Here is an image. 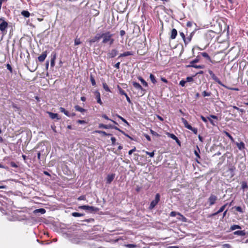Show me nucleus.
<instances>
[{
  "label": "nucleus",
  "mask_w": 248,
  "mask_h": 248,
  "mask_svg": "<svg viewBox=\"0 0 248 248\" xmlns=\"http://www.w3.org/2000/svg\"><path fill=\"white\" fill-rule=\"evenodd\" d=\"M202 55L205 58L207 59L208 60L210 61H211V59L210 57V56H209V55L206 53V52H202Z\"/></svg>",
  "instance_id": "5701e85b"
},
{
  "label": "nucleus",
  "mask_w": 248,
  "mask_h": 248,
  "mask_svg": "<svg viewBox=\"0 0 248 248\" xmlns=\"http://www.w3.org/2000/svg\"><path fill=\"white\" fill-rule=\"evenodd\" d=\"M186 83V80H182L180 81L179 85H180L182 87H184Z\"/></svg>",
  "instance_id": "a18cd8bd"
},
{
  "label": "nucleus",
  "mask_w": 248,
  "mask_h": 248,
  "mask_svg": "<svg viewBox=\"0 0 248 248\" xmlns=\"http://www.w3.org/2000/svg\"><path fill=\"white\" fill-rule=\"evenodd\" d=\"M120 64V62H118L114 65V67L116 68L117 69H119Z\"/></svg>",
  "instance_id": "13d9d810"
},
{
  "label": "nucleus",
  "mask_w": 248,
  "mask_h": 248,
  "mask_svg": "<svg viewBox=\"0 0 248 248\" xmlns=\"http://www.w3.org/2000/svg\"><path fill=\"white\" fill-rule=\"evenodd\" d=\"M151 133L153 135H154V136H157L158 135V134H157L156 132H155L154 131H153V130H151Z\"/></svg>",
  "instance_id": "0e129e2a"
},
{
  "label": "nucleus",
  "mask_w": 248,
  "mask_h": 248,
  "mask_svg": "<svg viewBox=\"0 0 248 248\" xmlns=\"http://www.w3.org/2000/svg\"><path fill=\"white\" fill-rule=\"evenodd\" d=\"M177 35V31L176 29H173L171 32L170 38L174 39Z\"/></svg>",
  "instance_id": "1a4fd4ad"
},
{
  "label": "nucleus",
  "mask_w": 248,
  "mask_h": 248,
  "mask_svg": "<svg viewBox=\"0 0 248 248\" xmlns=\"http://www.w3.org/2000/svg\"><path fill=\"white\" fill-rule=\"evenodd\" d=\"M8 27L7 22L5 21L2 18H0V30L1 31H5Z\"/></svg>",
  "instance_id": "20e7f679"
},
{
  "label": "nucleus",
  "mask_w": 248,
  "mask_h": 248,
  "mask_svg": "<svg viewBox=\"0 0 248 248\" xmlns=\"http://www.w3.org/2000/svg\"><path fill=\"white\" fill-rule=\"evenodd\" d=\"M248 185L247 184L246 182H243L242 184V188L244 189L245 188H248Z\"/></svg>",
  "instance_id": "de8ad7c7"
},
{
  "label": "nucleus",
  "mask_w": 248,
  "mask_h": 248,
  "mask_svg": "<svg viewBox=\"0 0 248 248\" xmlns=\"http://www.w3.org/2000/svg\"><path fill=\"white\" fill-rule=\"evenodd\" d=\"M132 54H133V53L132 52L127 51V52H125L119 55V58L130 56V55H132Z\"/></svg>",
  "instance_id": "4468645a"
},
{
  "label": "nucleus",
  "mask_w": 248,
  "mask_h": 248,
  "mask_svg": "<svg viewBox=\"0 0 248 248\" xmlns=\"http://www.w3.org/2000/svg\"><path fill=\"white\" fill-rule=\"evenodd\" d=\"M146 154L150 156L151 157H153L154 156V152H146Z\"/></svg>",
  "instance_id": "37998d69"
},
{
  "label": "nucleus",
  "mask_w": 248,
  "mask_h": 248,
  "mask_svg": "<svg viewBox=\"0 0 248 248\" xmlns=\"http://www.w3.org/2000/svg\"><path fill=\"white\" fill-rule=\"evenodd\" d=\"M193 78L192 77H187L186 78V82H190L193 81Z\"/></svg>",
  "instance_id": "c9c22d12"
},
{
  "label": "nucleus",
  "mask_w": 248,
  "mask_h": 248,
  "mask_svg": "<svg viewBox=\"0 0 248 248\" xmlns=\"http://www.w3.org/2000/svg\"><path fill=\"white\" fill-rule=\"evenodd\" d=\"M95 96L97 99V102L100 105H102L103 103L100 98V94L98 92H95Z\"/></svg>",
  "instance_id": "9d476101"
},
{
  "label": "nucleus",
  "mask_w": 248,
  "mask_h": 248,
  "mask_svg": "<svg viewBox=\"0 0 248 248\" xmlns=\"http://www.w3.org/2000/svg\"><path fill=\"white\" fill-rule=\"evenodd\" d=\"M103 87L104 89L106 91H107V92H110V90H109L108 86L107 85V84L106 83H103Z\"/></svg>",
  "instance_id": "cd10ccee"
},
{
  "label": "nucleus",
  "mask_w": 248,
  "mask_h": 248,
  "mask_svg": "<svg viewBox=\"0 0 248 248\" xmlns=\"http://www.w3.org/2000/svg\"><path fill=\"white\" fill-rule=\"evenodd\" d=\"M238 148L240 150H242L245 148V144L243 142H240V143H236Z\"/></svg>",
  "instance_id": "2eb2a0df"
},
{
  "label": "nucleus",
  "mask_w": 248,
  "mask_h": 248,
  "mask_svg": "<svg viewBox=\"0 0 248 248\" xmlns=\"http://www.w3.org/2000/svg\"><path fill=\"white\" fill-rule=\"evenodd\" d=\"M114 178V175L111 174V175H108L107 178V182L108 184L111 183V182L113 181V179Z\"/></svg>",
  "instance_id": "f8f14e48"
},
{
  "label": "nucleus",
  "mask_w": 248,
  "mask_h": 248,
  "mask_svg": "<svg viewBox=\"0 0 248 248\" xmlns=\"http://www.w3.org/2000/svg\"><path fill=\"white\" fill-rule=\"evenodd\" d=\"M75 108L77 111H79L80 112H83L85 111V109L81 108L80 106L77 105L75 107Z\"/></svg>",
  "instance_id": "6ab92c4d"
},
{
  "label": "nucleus",
  "mask_w": 248,
  "mask_h": 248,
  "mask_svg": "<svg viewBox=\"0 0 248 248\" xmlns=\"http://www.w3.org/2000/svg\"><path fill=\"white\" fill-rule=\"evenodd\" d=\"M138 79L140 81L141 83L143 84V86H144L145 87L148 86L147 83L141 77H139L138 78Z\"/></svg>",
  "instance_id": "412c9836"
},
{
  "label": "nucleus",
  "mask_w": 248,
  "mask_h": 248,
  "mask_svg": "<svg viewBox=\"0 0 248 248\" xmlns=\"http://www.w3.org/2000/svg\"><path fill=\"white\" fill-rule=\"evenodd\" d=\"M47 51H44L41 55L38 57V60L40 62H43L45 61L47 56Z\"/></svg>",
  "instance_id": "0eeeda50"
},
{
  "label": "nucleus",
  "mask_w": 248,
  "mask_h": 248,
  "mask_svg": "<svg viewBox=\"0 0 248 248\" xmlns=\"http://www.w3.org/2000/svg\"><path fill=\"white\" fill-rule=\"evenodd\" d=\"M221 248H231V246L229 244H225L222 245Z\"/></svg>",
  "instance_id": "a19ab883"
},
{
  "label": "nucleus",
  "mask_w": 248,
  "mask_h": 248,
  "mask_svg": "<svg viewBox=\"0 0 248 248\" xmlns=\"http://www.w3.org/2000/svg\"><path fill=\"white\" fill-rule=\"evenodd\" d=\"M35 213H40L41 214L45 213L46 210L43 208H40L35 210Z\"/></svg>",
  "instance_id": "393cba45"
},
{
  "label": "nucleus",
  "mask_w": 248,
  "mask_h": 248,
  "mask_svg": "<svg viewBox=\"0 0 248 248\" xmlns=\"http://www.w3.org/2000/svg\"><path fill=\"white\" fill-rule=\"evenodd\" d=\"M78 123V124H85L86 123V122L84 120H78V121H77Z\"/></svg>",
  "instance_id": "bf43d9fd"
},
{
  "label": "nucleus",
  "mask_w": 248,
  "mask_h": 248,
  "mask_svg": "<svg viewBox=\"0 0 248 248\" xmlns=\"http://www.w3.org/2000/svg\"><path fill=\"white\" fill-rule=\"evenodd\" d=\"M180 35L183 38V41L184 42H186V37H185V34L183 32H181L180 33Z\"/></svg>",
  "instance_id": "09e8293b"
},
{
  "label": "nucleus",
  "mask_w": 248,
  "mask_h": 248,
  "mask_svg": "<svg viewBox=\"0 0 248 248\" xmlns=\"http://www.w3.org/2000/svg\"><path fill=\"white\" fill-rule=\"evenodd\" d=\"M209 117H210L211 119L213 118V119H216V120L217 119V117L215 115H210V116Z\"/></svg>",
  "instance_id": "774afa93"
},
{
  "label": "nucleus",
  "mask_w": 248,
  "mask_h": 248,
  "mask_svg": "<svg viewBox=\"0 0 248 248\" xmlns=\"http://www.w3.org/2000/svg\"><path fill=\"white\" fill-rule=\"evenodd\" d=\"M227 204H228L226 203V204H224V205H223L222 206H221L220 208V209L218 210V213H220L221 212H223L224 210V209H225L226 206L227 205Z\"/></svg>",
  "instance_id": "7c9ffc66"
},
{
  "label": "nucleus",
  "mask_w": 248,
  "mask_h": 248,
  "mask_svg": "<svg viewBox=\"0 0 248 248\" xmlns=\"http://www.w3.org/2000/svg\"><path fill=\"white\" fill-rule=\"evenodd\" d=\"M136 148L134 147L132 149H131L130 151H129L128 154L130 155H131L134 152H135L136 151Z\"/></svg>",
  "instance_id": "603ef678"
},
{
  "label": "nucleus",
  "mask_w": 248,
  "mask_h": 248,
  "mask_svg": "<svg viewBox=\"0 0 248 248\" xmlns=\"http://www.w3.org/2000/svg\"><path fill=\"white\" fill-rule=\"evenodd\" d=\"M48 113L49 114V117L51 119H57L58 120L60 119V118H59V117H58V114L50 112H48Z\"/></svg>",
  "instance_id": "9b49d317"
},
{
  "label": "nucleus",
  "mask_w": 248,
  "mask_h": 248,
  "mask_svg": "<svg viewBox=\"0 0 248 248\" xmlns=\"http://www.w3.org/2000/svg\"><path fill=\"white\" fill-rule=\"evenodd\" d=\"M111 142H112V145H114L115 144V142H116V139H115V138L111 137Z\"/></svg>",
  "instance_id": "864d4df0"
},
{
  "label": "nucleus",
  "mask_w": 248,
  "mask_h": 248,
  "mask_svg": "<svg viewBox=\"0 0 248 248\" xmlns=\"http://www.w3.org/2000/svg\"><path fill=\"white\" fill-rule=\"evenodd\" d=\"M217 200V196L211 194L208 199V202L209 203L210 206H212L214 204H215L216 201Z\"/></svg>",
  "instance_id": "39448f33"
},
{
  "label": "nucleus",
  "mask_w": 248,
  "mask_h": 248,
  "mask_svg": "<svg viewBox=\"0 0 248 248\" xmlns=\"http://www.w3.org/2000/svg\"><path fill=\"white\" fill-rule=\"evenodd\" d=\"M202 94L203 96H210L211 95V93L210 92H207L206 91H203L202 93Z\"/></svg>",
  "instance_id": "2f4dec72"
},
{
  "label": "nucleus",
  "mask_w": 248,
  "mask_h": 248,
  "mask_svg": "<svg viewBox=\"0 0 248 248\" xmlns=\"http://www.w3.org/2000/svg\"><path fill=\"white\" fill-rule=\"evenodd\" d=\"M191 130L194 133L197 134L198 132V130L196 128L192 127V128L191 129Z\"/></svg>",
  "instance_id": "6e6d98bb"
},
{
  "label": "nucleus",
  "mask_w": 248,
  "mask_h": 248,
  "mask_svg": "<svg viewBox=\"0 0 248 248\" xmlns=\"http://www.w3.org/2000/svg\"><path fill=\"white\" fill-rule=\"evenodd\" d=\"M72 215L74 217H81V216H83V214L78 213L77 212H73Z\"/></svg>",
  "instance_id": "c85d7f7f"
},
{
  "label": "nucleus",
  "mask_w": 248,
  "mask_h": 248,
  "mask_svg": "<svg viewBox=\"0 0 248 248\" xmlns=\"http://www.w3.org/2000/svg\"><path fill=\"white\" fill-rule=\"evenodd\" d=\"M132 85L137 90H138V93L140 96H142L145 94V90L143 89L139 83L136 82H133Z\"/></svg>",
  "instance_id": "f03ea898"
},
{
  "label": "nucleus",
  "mask_w": 248,
  "mask_h": 248,
  "mask_svg": "<svg viewBox=\"0 0 248 248\" xmlns=\"http://www.w3.org/2000/svg\"><path fill=\"white\" fill-rule=\"evenodd\" d=\"M102 117L106 120L111 121L114 123H116L115 121L109 119L106 115H103Z\"/></svg>",
  "instance_id": "8fccbe9b"
},
{
  "label": "nucleus",
  "mask_w": 248,
  "mask_h": 248,
  "mask_svg": "<svg viewBox=\"0 0 248 248\" xmlns=\"http://www.w3.org/2000/svg\"><path fill=\"white\" fill-rule=\"evenodd\" d=\"M169 136L170 138H171L173 140H178L177 138L173 134H169Z\"/></svg>",
  "instance_id": "79ce46f5"
},
{
  "label": "nucleus",
  "mask_w": 248,
  "mask_h": 248,
  "mask_svg": "<svg viewBox=\"0 0 248 248\" xmlns=\"http://www.w3.org/2000/svg\"><path fill=\"white\" fill-rule=\"evenodd\" d=\"M157 203H156V202H155V201L153 200L151 204H150V209H153V208L155 207V206L157 204Z\"/></svg>",
  "instance_id": "f704fd0d"
},
{
  "label": "nucleus",
  "mask_w": 248,
  "mask_h": 248,
  "mask_svg": "<svg viewBox=\"0 0 248 248\" xmlns=\"http://www.w3.org/2000/svg\"><path fill=\"white\" fill-rule=\"evenodd\" d=\"M234 234L240 236H244L245 235V232L244 231H237L234 232Z\"/></svg>",
  "instance_id": "a211bd4d"
},
{
  "label": "nucleus",
  "mask_w": 248,
  "mask_h": 248,
  "mask_svg": "<svg viewBox=\"0 0 248 248\" xmlns=\"http://www.w3.org/2000/svg\"><path fill=\"white\" fill-rule=\"evenodd\" d=\"M7 68L10 72L12 71V68L9 64H7Z\"/></svg>",
  "instance_id": "e2e57ef3"
},
{
  "label": "nucleus",
  "mask_w": 248,
  "mask_h": 248,
  "mask_svg": "<svg viewBox=\"0 0 248 248\" xmlns=\"http://www.w3.org/2000/svg\"><path fill=\"white\" fill-rule=\"evenodd\" d=\"M21 15L26 17H29L30 16V13L27 11H23L21 12Z\"/></svg>",
  "instance_id": "aec40b11"
},
{
  "label": "nucleus",
  "mask_w": 248,
  "mask_h": 248,
  "mask_svg": "<svg viewBox=\"0 0 248 248\" xmlns=\"http://www.w3.org/2000/svg\"><path fill=\"white\" fill-rule=\"evenodd\" d=\"M95 132L99 133V134H102L104 136H109V135H110V134H108V133H107L106 132H105L104 131L96 130V131H95Z\"/></svg>",
  "instance_id": "b1692460"
},
{
  "label": "nucleus",
  "mask_w": 248,
  "mask_h": 248,
  "mask_svg": "<svg viewBox=\"0 0 248 248\" xmlns=\"http://www.w3.org/2000/svg\"><path fill=\"white\" fill-rule=\"evenodd\" d=\"M60 110L61 112L63 113L67 116L71 117V115L70 114V113H69L67 111H66L63 108L61 107L60 108Z\"/></svg>",
  "instance_id": "dca6fc26"
},
{
  "label": "nucleus",
  "mask_w": 248,
  "mask_h": 248,
  "mask_svg": "<svg viewBox=\"0 0 248 248\" xmlns=\"http://www.w3.org/2000/svg\"><path fill=\"white\" fill-rule=\"evenodd\" d=\"M231 229L232 230H235L236 229H240L241 227L237 225H233L231 226Z\"/></svg>",
  "instance_id": "bb28decb"
},
{
  "label": "nucleus",
  "mask_w": 248,
  "mask_h": 248,
  "mask_svg": "<svg viewBox=\"0 0 248 248\" xmlns=\"http://www.w3.org/2000/svg\"><path fill=\"white\" fill-rule=\"evenodd\" d=\"M75 45H78L81 43L80 39L76 38L75 40Z\"/></svg>",
  "instance_id": "72a5a7b5"
},
{
  "label": "nucleus",
  "mask_w": 248,
  "mask_h": 248,
  "mask_svg": "<svg viewBox=\"0 0 248 248\" xmlns=\"http://www.w3.org/2000/svg\"><path fill=\"white\" fill-rule=\"evenodd\" d=\"M56 58V54H54V55L53 56V57L52 58V59L51 60L50 64L52 67H53L55 65V61Z\"/></svg>",
  "instance_id": "4be33fe9"
},
{
  "label": "nucleus",
  "mask_w": 248,
  "mask_h": 248,
  "mask_svg": "<svg viewBox=\"0 0 248 248\" xmlns=\"http://www.w3.org/2000/svg\"><path fill=\"white\" fill-rule=\"evenodd\" d=\"M91 81L92 85L94 86L96 84L95 81L92 76H91Z\"/></svg>",
  "instance_id": "c03bdc74"
},
{
  "label": "nucleus",
  "mask_w": 248,
  "mask_h": 248,
  "mask_svg": "<svg viewBox=\"0 0 248 248\" xmlns=\"http://www.w3.org/2000/svg\"><path fill=\"white\" fill-rule=\"evenodd\" d=\"M192 33L193 32L191 33L190 36L189 37L186 38V42H184L186 44H188L191 41Z\"/></svg>",
  "instance_id": "58836bf2"
},
{
  "label": "nucleus",
  "mask_w": 248,
  "mask_h": 248,
  "mask_svg": "<svg viewBox=\"0 0 248 248\" xmlns=\"http://www.w3.org/2000/svg\"><path fill=\"white\" fill-rule=\"evenodd\" d=\"M197 150H198V151H197V150H195V151H194V154H195V155H196L198 158H200V155H199V152H200V149H199V147H198V146H197Z\"/></svg>",
  "instance_id": "c756f323"
},
{
  "label": "nucleus",
  "mask_w": 248,
  "mask_h": 248,
  "mask_svg": "<svg viewBox=\"0 0 248 248\" xmlns=\"http://www.w3.org/2000/svg\"><path fill=\"white\" fill-rule=\"evenodd\" d=\"M192 24H193V23L192 22L188 21L186 23V26H187V27H190L192 26Z\"/></svg>",
  "instance_id": "680f3d73"
},
{
  "label": "nucleus",
  "mask_w": 248,
  "mask_h": 248,
  "mask_svg": "<svg viewBox=\"0 0 248 248\" xmlns=\"http://www.w3.org/2000/svg\"><path fill=\"white\" fill-rule=\"evenodd\" d=\"M150 78L153 83L155 84L156 82L155 76L151 74L150 75Z\"/></svg>",
  "instance_id": "a878e982"
},
{
  "label": "nucleus",
  "mask_w": 248,
  "mask_h": 248,
  "mask_svg": "<svg viewBox=\"0 0 248 248\" xmlns=\"http://www.w3.org/2000/svg\"><path fill=\"white\" fill-rule=\"evenodd\" d=\"M101 39L100 34H97L90 41V43H94Z\"/></svg>",
  "instance_id": "ddd939ff"
},
{
  "label": "nucleus",
  "mask_w": 248,
  "mask_h": 248,
  "mask_svg": "<svg viewBox=\"0 0 248 248\" xmlns=\"http://www.w3.org/2000/svg\"><path fill=\"white\" fill-rule=\"evenodd\" d=\"M182 122L184 124L185 126H186L187 125H188V123L186 119H185L184 118H182Z\"/></svg>",
  "instance_id": "49530a36"
},
{
  "label": "nucleus",
  "mask_w": 248,
  "mask_h": 248,
  "mask_svg": "<svg viewBox=\"0 0 248 248\" xmlns=\"http://www.w3.org/2000/svg\"><path fill=\"white\" fill-rule=\"evenodd\" d=\"M202 120L205 123H207V119L205 117H203V116H201V117Z\"/></svg>",
  "instance_id": "052dcab7"
},
{
  "label": "nucleus",
  "mask_w": 248,
  "mask_h": 248,
  "mask_svg": "<svg viewBox=\"0 0 248 248\" xmlns=\"http://www.w3.org/2000/svg\"><path fill=\"white\" fill-rule=\"evenodd\" d=\"M118 117L119 118H120L121 120H122V121L123 122H124V123H126V124H128L127 122L123 117H122L121 116H119V115H118Z\"/></svg>",
  "instance_id": "3c124183"
},
{
  "label": "nucleus",
  "mask_w": 248,
  "mask_h": 248,
  "mask_svg": "<svg viewBox=\"0 0 248 248\" xmlns=\"http://www.w3.org/2000/svg\"><path fill=\"white\" fill-rule=\"evenodd\" d=\"M100 37L103 39L102 43L103 44L109 43L110 45H111L114 42L113 34L109 31H107L100 34Z\"/></svg>",
  "instance_id": "f257e3e1"
},
{
  "label": "nucleus",
  "mask_w": 248,
  "mask_h": 248,
  "mask_svg": "<svg viewBox=\"0 0 248 248\" xmlns=\"http://www.w3.org/2000/svg\"><path fill=\"white\" fill-rule=\"evenodd\" d=\"M99 127L100 128H105V129H108L109 128L112 127V126L110 125H106L102 124H99Z\"/></svg>",
  "instance_id": "f3484780"
},
{
  "label": "nucleus",
  "mask_w": 248,
  "mask_h": 248,
  "mask_svg": "<svg viewBox=\"0 0 248 248\" xmlns=\"http://www.w3.org/2000/svg\"><path fill=\"white\" fill-rule=\"evenodd\" d=\"M125 246L128 248H133L137 247V246L134 244H127L125 245Z\"/></svg>",
  "instance_id": "4c0bfd02"
},
{
  "label": "nucleus",
  "mask_w": 248,
  "mask_h": 248,
  "mask_svg": "<svg viewBox=\"0 0 248 248\" xmlns=\"http://www.w3.org/2000/svg\"><path fill=\"white\" fill-rule=\"evenodd\" d=\"M208 73L213 80L217 82L219 84L224 86V85L221 83L219 78L216 77L215 74L211 70H209Z\"/></svg>",
  "instance_id": "423d86ee"
},
{
  "label": "nucleus",
  "mask_w": 248,
  "mask_h": 248,
  "mask_svg": "<svg viewBox=\"0 0 248 248\" xmlns=\"http://www.w3.org/2000/svg\"><path fill=\"white\" fill-rule=\"evenodd\" d=\"M118 52L116 49H113L108 53V56L109 58H113L118 54Z\"/></svg>",
  "instance_id": "6e6552de"
},
{
  "label": "nucleus",
  "mask_w": 248,
  "mask_h": 248,
  "mask_svg": "<svg viewBox=\"0 0 248 248\" xmlns=\"http://www.w3.org/2000/svg\"><path fill=\"white\" fill-rule=\"evenodd\" d=\"M188 66L193 67L194 68H198V69L202 68H203V66L202 65H197L191 64L190 65H189Z\"/></svg>",
  "instance_id": "e433bc0d"
},
{
  "label": "nucleus",
  "mask_w": 248,
  "mask_h": 248,
  "mask_svg": "<svg viewBox=\"0 0 248 248\" xmlns=\"http://www.w3.org/2000/svg\"><path fill=\"white\" fill-rule=\"evenodd\" d=\"M235 208L237 211H238L240 213H242L243 212V211L240 206H236Z\"/></svg>",
  "instance_id": "ea45409f"
},
{
  "label": "nucleus",
  "mask_w": 248,
  "mask_h": 248,
  "mask_svg": "<svg viewBox=\"0 0 248 248\" xmlns=\"http://www.w3.org/2000/svg\"><path fill=\"white\" fill-rule=\"evenodd\" d=\"M226 135H227V136L229 138V139L232 141H233V140H234L233 138H232V137L230 134H229L228 133H226Z\"/></svg>",
  "instance_id": "4d7b16f0"
},
{
  "label": "nucleus",
  "mask_w": 248,
  "mask_h": 248,
  "mask_svg": "<svg viewBox=\"0 0 248 248\" xmlns=\"http://www.w3.org/2000/svg\"><path fill=\"white\" fill-rule=\"evenodd\" d=\"M198 61H199V59H196L194 60L193 61H192V62H190L191 65L193 64L194 63L198 62Z\"/></svg>",
  "instance_id": "69168bd1"
},
{
  "label": "nucleus",
  "mask_w": 248,
  "mask_h": 248,
  "mask_svg": "<svg viewBox=\"0 0 248 248\" xmlns=\"http://www.w3.org/2000/svg\"><path fill=\"white\" fill-rule=\"evenodd\" d=\"M79 208L87 211L90 213H92L94 211H96L98 210L97 208L96 207H94L93 206H89V205H82V206H79Z\"/></svg>",
  "instance_id": "7ed1b4c3"
},
{
  "label": "nucleus",
  "mask_w": 248,
  "mask_h": 248,
  "mask_svg": "<svg viewBox=\"0 0 248 248\" xmlns=\"http://www.w3.org/2000/svg\"><path fill=\"white\" fill-rule=\"evenodd\" d=\"M120 93L121 94L124 95L125 96L126 95H127V94L125 93V92L124 90H120Z\"/></svg>",
  "instance_id": "338daca9"
},
{
  "label": "nucleus",
  "mask_w": 248,
  "mask_h": 248,
  "mask_svg": "<svg viewBox=\"0 0 248 248\" xmlns=\"http://www.w3.org/2000/svg\"><path fill=\"white\" fill-rule=\"evenodd\" d=\"M160 200V195L159 194H156L155 195V199L154 200L156 203H158Z\"/></svg>",
  "instance_id": "473e14b6"
},
{
  "label": "nucleus",
  "mask_w": 248,
  "mask_h": 248,
  "mask_svg": "<svg viewBox=\"0 0 248 248\" xmlns=\"http://www.w3.org/2000/svg\"><path fill=\"white\" fill-rule=\"evenodd\" d=\"M208 120L210 121V123L213 125H216V124L214 123V122L210 118V117H208L207 118Z\"/></svg>",
  "instance_id": "5fc2aeb1"
}]
</instances>
